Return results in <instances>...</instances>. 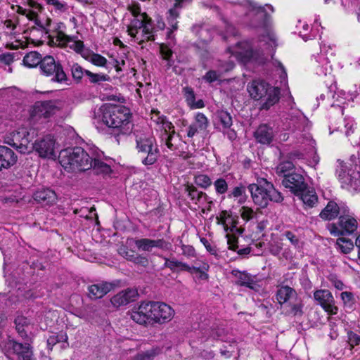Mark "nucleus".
<instances>
[{
	"label": "nucleus",
	"instance_id": "nucleus-1",
	"mask_svg": "<svg viewBox=\"0 0 360 360\" xmlns=\"http://www.w3.org/2000/svg\"><path fill=\"white\" fill-rule=\"evenodd\" d=\"M234 11L240 13L245 26L256 32H265L266 35L262 36V41H264L268 48L274 49L277 46L276 36L269 31L271 15L266 8L271 13L274 8L271 4L259 5L250 0H244L241 3H233Z\"/></svg>",
	"mask_w": 360,
	"mask_h": 360
},
{
	"label": "nucleus",
	"instance_id": "nucleus-2",
	"mask_svg": "<svg viewBox=\"0 0 360 360\" xmlns=\"http://www.w3.org/2000/svg\"><path fill=\"white\" fill-rule=\"evenodd\" d=\"M95 117L112 129L115 135L128 134L132 130L131 113L124 105L105 103L95 112Z\"/></svg>",
	"mask_w": 360,
	"mask_h": 360
},
{
	"label": "nucleus",
	"instance_id": "nucleus-3",
	"mask_svg": "<svg viewBox=\"0 0 360 360\" xmlns=\"http://www.w3.org/2000/svg\"><path fill=\"white\" fill-rule=\"evenodd\" d=\"M94 153V149L87 152L81 147L67 148L60 153V162L65 169L84 172L91 169Z\"/></svg>",
	"mask_w": 360,
	"mask_h": 360
},
{
	"label": "nucleus",
	"instance_id": "nucleus-4",
	"mask_svg": "<svg viewBox=\"0 0 360 360\" xmlns=\"http://www.w3.org/2000/svg\"><path fill=\"white\" fill-rule=\"evenodd\" d=\"M248 188L255 204L262 208L267 207L269 201L280 203L283 200L281 193L265 179H258L257 184H250Z\"/></svg>",
	"mask_w": 360,
	"mask_h": 360
},
{
	"label": "nucleus",
	"instance_id": "nucleus-5",
	"mask_svg": "<svg viewBox=\"0 0 360 360\" xmlns=\"http://www.w3.org/2000/svg\"><path fill=\"white\" fill-rule=\"evenodd\" d=\"M247 89L253 99L265 98L262 105V109L268 110L279 101L280 89L271 86L264 81L254 80L248 84Z\"/></svg>",
	"mask_w": 360,
	"mask_h": 360
},
{
	"label": "nucleus",
	"instance_id": "nucleus-6",
	"mask_svg": "<svg viewBox=\"0 0 360 360\" xmlns=\"http://www.w3.org/2000/svg\"><path fill=\"white\" fill-rule=\"evenodd\" d=\"M136 143L138 153L144 165L150 166L157 162L160 150L153 137H137Z\"/></svg>",
	"mask_w": 360,
	"mask_h": 360
},
{
	"label": "nucleus",
	"instance_id": "nucleus-7",
	"mask_svg": "<svg viewBox=\"0 0 360 360\" xmlns=\"http://www.w3.org/2000/svg\"><path fill=\"white\" fill-rule=\"evenodd\" d=\"M155 302H141L128 311L130 319L139 325L144 326H155Z\"/></svg>",
	"mask_w": 360,
	"mask_h": 360
},
{
	"label": "nucleus",
	"instance_id": "nucleus-8",
	"mask_svg": "<svg viewBox=\"0 0 360 360\" xmlns=\"http://www.w3.org/2000/svg\"><path fill=\"white\" fill-rule=\"evenodd\" d=\"M33 136L26 129L13 131L6 143L15 148L19 153L26 154L34 150V143H31Z\"/></svg>",
	"mask_w": 360,
	"mask_h": 360
},
{
	"label": "nucleus",
	"instance_id": "nucleus-9",
	"mask_svg": "<svg viewBox=\"0 0 360 360\" xmlns=\"http://www.w3.org/2000/svg\"><path fill=\"white\" fill-rule=\"evenodd\" d=\"M40 69L43 75L51 77L52 82L62 83L68 80L60 63L56 61L51 56H46L43 58Z\"/></svg>",
	"mask_w": 360,
	"mask_h": 360
},
{
	"label": "nucleus",
	"instance_id": "nucleus-10",
	"mask_svg": "<svg viewBox=\"0 0 360 360\" xmlns=\"http://www.w3.org/2000/svg\"><path fill=\"white\" fill-rule=\"evenodd\" d=\"M0 348L5 353L17 355L19 360H35L33 354V347L30 343H20L13 339H8L6 342H0Z\"/></svg>",
	"mask_w": 360,
	"mask_h": 360
},
{
	"label": "nucleus",
	"instance_id": "nucleus-11",
	"mask_svg": "<svg viewBox=\"0 0 360 360\" xmlns=\"http://www.w3.org/2000/svg\"><path fill=\"white\" fill-rule=\"evenodd\" d=\"M232 53L244 63L248 62L262 63L264 60L263 51H255L248 41L238 42Z\"/></svg>",
	"mask_w": 360,
	"mask_h": 360
},
{
	"label": "nucleus",
	"instance_id": "nucleus-12",
	"mask_svg": "<svg viewBox=\"0 0 360 360\" xmlns=\"http://www.w3.org/2000/svg\"><path fill=\"white\" fill-rule=\"evenodd\" d=\"M357 228V220L353 216H340L338 224L331 223L328 225V229L334 236L351 235L356 231Z\"/></svg>",
	"mask_w": 360,
	"mask_h": 360
},
{
	"label": "nucleus",
	"instance_id": "nucleus-13",
	"mask_svg": "<svg viewBox=\"0 0 360 360\" xmlns=\"http://www.w3.org/2000/svg\"><path fill=\"white\" fill-rule=\"evenodd\" d=\"M62 102L58 100L39 101L32 106L31 116L35 118H49L62 108Z\"/></svg>",
	"mask_w": 360,
	"mask_h": 360
},
{
	"label": "nucleus",
	"instance_id": "nucleus-14",
	"mask_svg": "<svg viewBox=\"0 0 360 360\" xmlns=\"http://www.w3.org/2000/svg\"><path fill=\"white\" fill-rule=\"evenodd\" d=\"M134 244L139 251L148 252L153 251V248L167 251L172 248V243L163 238L158 239L139 238L134 239Z\"/></svg>",
	"mask_w": 360,
	"mask_h": 360
},
{
	"label": "nucleus",
	"instance_id": "nucleus-15",
	"mask_svg": "<svg viewBox=\"0 0 360 360\" xmlns=\"http://www.w3.org/2000/svg\"><path fill=\"white\" fill-rule=\"evenodd\" d=\"M314 298L328 314L338 313V308L335 306L334 297L329 290H317L314 292Z\"/></svg>",
	"mask_w": 360,
	"mask_h": 360
},
{
	"label": "nucleus",
	"instance_id": "nucleus-16",
	"mask_svg": "<svg viewBox=\"0 0 360 360\" xmlns=\"http://www.w3.org/2000/svg\"><path fill=\"white\" fill-rule=\"evenodd\" d=\"M282 184L294 195L300 193L307 188V184L305 182L304 176L297 172H292L290 174L285 175L282 180Z\"/></svg>",
	"mask_w": 360,
	"mask_h": 360
},
{
	"label": "nucleus",
	"instance_id": "nucleus-17",
	"mask_svg": "<svg viewBox=\"0 0 360 360\" xmlns=\"http://www.w3.org/2000/svg\"><path fill=\"white\" fill-rule=\"evenodd\" d=\"M55 141L50 136H46L41 139L37 140L34 143V150L42 158H53Z\"/></svg>",
	"mask_w": 360,
	"mask_h": 360
},
{
	"label": "nucleus",
	"instance_id": "nucleus-18",
	"mask_svg": "<svg viewBox=\"0 0 360 360\" xmlns=\"http://www.w3.org/2000/svg\"><path fill=\"white\" fill-rule=\"evenodd\" d=\"M163 259L165 260L163 268H168L172 272L181 271L192 272V271H194L195 273H200V277L202 278H207L208 277L207 274H206L204 271H202L199 267H191L186 263L178 261L175 258L169 259L167 257H163Z\"/></svg>",
	"mask_w": 360,
	"mask_h": 360
},
{
	"label": "nucleus",
	"instance_id": "nucleus-19",
	"mask_svg": "<svg viewBox=\"0 0 360 360\" xmlns=\"http://www.w3.org/2000/svg\"><path fill=\"white\" fill-rule=\"evenodd\" d=\"M155 325L163 324L172 320L174 315V309L165 302H155Z\"/></svg>",
	"mask_w": 360,
	"mask_h": 360
},
{
	"label": "nucleus",
	"instance_id": "nucleus-20",
	"mask_svg": "<svg viewBox=\"0 0 360 360\" xmlns=\"http://www.w3.org/2000/svg\"><path fill=\"white\" fill-rule=\"evenodd\" d=\"M138 296L136 289L127 288L114 295L110 299V302L115 307L119 308L135 301Z\"/></svg>",
	"mask_w": 360,
	"mask_h": 360
},
{
	"label": "nucleus",
	"instance_id": "nucleus-21",
	"mask_svg": "<svg viewBox=\"0 0 360 360\" xmlns=\"http://www.w3.org/2000/svg\"><path fill=\"white\" fill-rule=\"evenodd\" d=\"M256 141L262 145H270L274 138V129L267 124H260L254 132Z\"/></svg>",
	"mask_w": 360,
	"mask_h": 360
},
{
	"label": "nucleus",
	"instance_id": "nucleus-22",
	"mask_svg": "<svg viewBox=\"0 0 360 360\" xmlns=\"http://www.w3.org/2000/svg\"><path fill=\"white\" fill-rule=\"evenodd\" d=\"M114 285L112 283L102 281L88 287V296L91 300L102 298L112 290Z\"/></svg>",
	"mask_w": 360,
	"mask_h": 360
},
{
	"label": "nucleus",
	"instance_id": "nucleus-23",
	"mask_svg": "<svg viewBox=\"0 0 360 360\" xmlns=\"http://www.w3.org/2000/svg\"><path fill=\"white\" fill-rule=\"evenodd\" d=\"M342 171L336 170L338 179L345 186H350L354 190L360 191V173L354 170H349L347 175H342Z\"/></svg>",
	"mask_w": 360,
	"mask_h": 360
},
{
	"label": "nucleus",
	"instance_id": "nucleus-24",
	"mask_svg": "<svg viewBox=\"0 0 360 360\" xmlns=\"http://www.w3.org/2000/svg\"><path fill=\"white\" fill-rule=\"evenodd\" d=\"M18 160L14 151L5 146H0V172L13 166Z\"/></svg>",
	"mask_w": 360,
	"mask_h": 360
},
{
	"label": "nucleus",
	"instance_id": "nucleus-25",
	"mask_svg": "<svg viewBox=\"0 0 360 360\" xmlns=\"http://www.w3.org/2000/svg\"><path fill=\"white\" fill-rule=\"evenodd\" d=\"M33 198L41 205L47 206L53 205L56 201L57 197L54 191L43 188L34 193Z\"/></svg>",
	"mask_w": 360,
	"mask_h": 360
},
{
	"label": "nucleus",
	"instance_id": "nucleus-26",
	"mask_svg": "<svg viewBox=\"0 0 360 360\" xmlns=\"http://www.w3.org/2000/svg\"><path fill=\"white\" fill-rule=\"evenodd\" d=\"M232 275L237 278L236 284L238 285L245 286L250 289L257 290L259 285L255 281V276H252L245 271H240L239 270H233Z\"/></svg>",
	"mask_w": 360,
	"mask_h": 360
},
{
	"label": "nucleus",
	"instance_id": "nucleus-27",
	"mask_svg": "<svg viewBox=\"0 0 360 360\" xmlns=\"http://www.w3.org/2000/svg\"><path fill=\"white\" fill-rule=\"evenodd\" d=\"M174 7L169 11V16L167 18L169 22L171 25L172 29L168 32V37H170L172 32L177 29V22L175 21L179 16V10L188 4L191 0H174Z\"/></svg>",
	"mask_w": 360,
	"mask_h": 360
},
{
	"label": "nucleus",
	"instance_id": "nucleus-28",
	"mask_svg": "<svg viewBox=\"0 0 360 360\" xmlns=\"http://www.w3.org/2000/svg\"><path fill=\"white\" fill-rule=\"evenodd\" d=\"M103 153L98 148L94 149V156L95 158L92 160V169L96 174H108L112 172L109 165L100 160Z\"/></svg>",
	"mask_w": 360,
	"mask_h": 360
},
{
	"label": "nucleus",
	"instance_id": "nucleus-29",
	"mask_svg": "<svg viewBox=\"0 0 360 360\" xmlns=\"http://www.w3.org/2000/svg\"><path fill=\"white\" fill-rule=\"evenodd\" d=\"M295 195L299 197L303 204L308 208L314 207L318 202V196L316 191L314 188H309L308 185H307V188H304V191L300 192V193H296Z\"/></svg>",
	"mask_w": 360,
	"mask_h": 360
},
{
	"label": "nucleus",
	"instance_id": "nucleus-30",
	"mask_svg": "<svg viewBox=\"0 0 360 360\" xmlns=\"http://www.w3.org/2000/svg\"><path fill=\"white\" fill-rule=\"evenodd\" d=\"M296 297H297L296 291L288 285L281 287L276 292V299L281 305L288 304Z\"/></svg>",
	"mask_w": 360,
	"mask_h": 360
},
{
	"label": "nucleus",
	"instance_id": "nucleus-31",
	"mask_svg": "<svg viewBox=\"0 0 360 360\" xmlns=\"http://www.w3.org/2000/svg\"><path fill=\"white\" fill-rule=\"evenodd\" d=\"M285 314L294 317H301L304 314V303L301 298L296 297L285 305Z\"/></svg>",
	"mask_w": 360,
	"mask_h": 360
},
{
	"label": "nucleus",
	"instance_id": "nucleus-32",
	"mask_svg": "<svg viewBox=\"0 0 360 360\" xmlns=\"http://www.w3.org/2000/svg\"><path fill=\"white\" fill-rule=\"evenodd\" d=\"M15 329L19 335L24 340L28 339L27 330L31 325V321L24 316H18L14 321Z\"/></svg>",
	"mask_w": 360,
	"mask_h": 360
},
{
	"label": "nucleus",
	"instance_id": "nucleus-33",
	"mask_svg": "<svg viewBox=\"0 0 360 360\" xmlns=\"http://www.w3.org/2000/svg\"><path fill=\"white\" fill-rule=\"evenodd\" d=\"M339 215V205L334 201H329L319 216L324 220H332Z\"/></svg>",
	"mask_w": 360,
	"mask_h": 360
},
{
	"label": "nucleus",
	"instance_id": "nucleus-34",
	"mask_svg": "<svg viewBox=\"0 0 360 360\" xmlns=\"http://www.w3.org/2000/svg\"><path fill=\"white\" fill-rule=\"evenodd\" d=\"M185 191L195 205L200 203L202 198H204L205 200L207 199V195L202 191H199L193 184H187L185 188Z\"/></svg>",
	"mask_w": 360,
	"mask_h": 360
},
{
	"label": "nucleus",
	"instance_id": "nucleus-35",
	"mask_svg": "<svg viewBox=\"0 0 360 360\" xmlns=\"http://www.w3.org/2000/svg\"><path fill=\"white\" fill-rule=\"evenodd\" d=\"M43 58L37 51H31L27 53L23 58V63L29 68H34L41 65Z\"/></svg>",
	"mask_w": 360,
	"mask_h": 360
},
{
	"label": "nucleus",
	"instance_id": "nucleus-36",
	"mask_svg": "<svg viewBox=\"0 0 360 360\" xmlns=\"http://www.w3.org/2000/svg\"><path fill=\"white\" fill-rule=\"evenodd\" d=\"M84 75L87 77L89 82L94 84H100L102 82L110 80V76L106 74L94 73L89 70H85Z\"/></svg>",
	"mask_w": 360,
	"mask_h": 360
},
{
	"label": "nucleus",
	"instance_id": "nucleus-37",
	"mask_svg": "<svg viewBox=\"0 0 360 360\" xmlns=\"http://www.w3.org/2000/svg\"><path fill=\"white\" fill-rule=\"evenodd\" d=\"M246 187L243 184L235 186L232 191L228 194V198H240L238 202L243 204L246 200Z\"/></svg>",
	"mask_w": 360,
	"mask_h": 360
},
{
	"label": "nucleus",
	"instance_id": "nucleus-38",
	"mask_svg": "<svg viewBox=\"0 0 360 360\" xmlns=\"http://www.w3.org/2000/svg\"><path fill=\"white\" fill-rule=\"evenodd\" d=\"M216 119L222 125L224 129H229L233 124L232 117L227 111H217Z\"/></svg>",
	"mask_w": 360,
	"mask_h": 360
},
{
	"label": "nucleus",
	"instance_id": "nucleus-39",
	"mask_svg": "<svg viewBox=\"0 0 360 360\" xmlns=\"http://www.w3.org/2000/svg\"><path fill=\"white\" fill-rule=\"evenodd\" d=\"M294 169V164L291 161H283L276 167V173L285 178V175L295 172Z\"/></svg>",
	"mask_w": 360,
	"mask_h": 360
},
{
	"label": "nucleus",
	"instance_id": "nucleus-40",
	"mask_svg": "<svg viewBox=\"0 0 360 360\" xmlns=\"http://www.w3.org/2000/svg\"><path fill=\"white\" fill-rule=\"evenodd\" d=\"M336 246L342 253L348 254L353 250L354 243L350 239L339 238L337 239Z\"/></svg>",
	"mask_w": 360,
	"mask_h": 360
},
{
	"label": "nucleus",
	"instance_id": "nucleus-41",
	"mask_svg": "<svg viewBox=\"0 0 360 360\" xmlns=\"http://www.w3.org/2000/svg\"><path fill=\"white\" fill-rule=\"evenodd\" d=\"M64 27V24L63 22H60L57 25L56 30V39L60 42V44L63 46H68L70 41H73V37L71 36H68L65 34L63 31L60 30L61 27Z\"/></svg>",
	"mask_w": 360,
	"mask_h": 360
},
{
	"label": "nucleus",
	"instance_id": "nucleus-42",
	"mask_svg": "<svg viewBox=\"0 0 360 360\" xmlns=\"http://www.w3.org/2000/svg\"><path fill=\"white\" fill-rule=\"evenodd\" d=\"M160 352L159 348H152L149 350L138 353L134 360H153Z\"/></svg>",
	"mask_w": 360,
	"mask_h": 360
},
{
	"label": "nucleus",
	"instance_id": "nucleus-43",
	"mask_svg": "<svg viewBox=\"0 0 360 360\" xmlns=\"http://www.w3.org/2000/svg\"><path fill=\"white\" fill-rule=\"evenodd\" d=\"M194 183L199 187L204 189L207 188L212 184L210 176L203 174H196L194 177Z\"/></svg>",
	"mask_w": 360,
	"mask_h": 360
},
{
	"label": "nucleus",
	"instance_id": "nucleus-44",
	"mask_svg": "<svg viewBox=\"0 0 360 360\" xmlns=\"http://www.w3.org/2000/svg\"><path fill=\"white\" fill-rule=\"evenodd\" d=\"M192 124H193L201 131L206 130L209 126L207 118L201 112H198L195 115V121Z\"/></svg>",
	"mask_w": 360,
	"mask_h": 360
},
{
	"label": "nucleus",
	"instance_id": "nucleus-45",
	"mask_svg": "<svg viewBox=\"0 0 360 360\" xmlns=\"http://www.w3.org/2000/svg\"><path fill=\"white\" fill-rule=\"evenodd\" d=\"M214 186L217 194L222 195L228 191V182L224 178H219L214 181Z\"/></svg>",
	"mask_w": 360,
	"mask_h": 360
},
{
	"label": "nucleus",
	"instance_id": "nucleus-46",
	"mask_svg": "<svg viewBox=\"0 0 360 360\" xmlns=\"http://www.w3.org/2000/svg\"><path fill=\"white\" fill-rule=\"evenodd\" d=\"M68 340V335L65 333H60L51 335L47 340L48 346L53 347L58 342H66Z\"/></svg>",
	"mask_w": 360,
	"mask_h": 360
},
{
	"label": "nucleus",
	"instance_id": "nucleus-47",
	"mask_svg": "<svg viewBox=\"0 0 360 360\" xmlns=\"http://www.w3.org/2000/svg\"><path fill=\"white\" fill-rule=\"evenodd\" d=\"M89 61L96 66L105 67L107 65V59L98 53H92L89 58Z\"/></svg>",
	"mask_w": 360,
	"mask_h": 360
},
{
	"label": "nucleus",
	"instance_id": "nucleus-48",
	"mask_svg": "<svg viewBox=\"0 0 360 360\" xmlns=\"http://www.w3.org/2000/svg\"><path fill=\"white\" fill-rule=\"evenodd\" d=\"M160 49L162 58L167 61V66L171 67L174 63L172 60L173 54L172 51L167 46L164 44H161Z\"/></svg>",
	"mask_w": 360,
	"mask_h": 360
},
{
	"label": "nucleus",
	"instance_id": "nucleus-49",
	"mask_svg": "<svg viewBox=\"0 0 360 360\" xmlns=\"http://www.w3.org/2000/svg\"><path fill=\"white\" fill-rule=\"evenodd\" d=\"M85 70H86L83 69L77 63H74L71 67V72L73 79L79 82L83 77V75H84Z\"/></svg>",
	"mask_w": 360,
	"mask_h": 360
},
{
	"label": "nucleus",
	"instance_id": "nucleus-50",
	"mask_svg": "<svg viewBox=\"0 0 360 360\" xmlns=\"http://www.w3.org/2000/svg\"><path fill=\"white\" fill-rule=\"evenodd\" d=\"M341 299L346 307L352 308L355 304L354 294L351 292L345 291L341 293Z\"/></svg>",
	"mask_w": 360,
	"mask_h": 360
},
{
	"label": "nucleus",
	"instance_id": "nucleus-51",
	"mask_svg": "<svg viewBox=\"0 0 360 360\" xmlns=\"http://www.w3.org/2000/svg\"><path fill=\"white\" fill-rule=\"evenodd\" d=\"M147 17V14L146 13H143V14H141V17L134 18L131 20L130 26L132 27V29L135 30L136 32H138V30L141 29V27H143L144 22Z\"/></svg>",
	"mask_w": 360,
	"mask_h": 360
},
{
	"label": "nucleus",
	"instance_id": "nucleus-52",
	"mask_svg": "<svg viewBox=\"0 0 360 360\" xmlns=\"http://www.w3.org/2000/svg\"><path fill=\"white\" fill-rule=\"evenodd\" d=\"M191 31L196 36H198L199 38L205 41L206 40L205 34L208 33V30L207 28H205L202 24L193 25L191 27Z\"/></svg>",
	"mask_w": 360,
	"mask_h": 360
},
{
	"label": "nucleus",
	"instance_id": "nucleus-53",
	"mask_svg": "<svg viewBox=\"0 0 360 360\" xmlns=\"http://www.w3.org/2000/svg\"><path fill=\"white\" fill-rule=\"evenodd\" d=\"M221 74L219 73L215 70H209L206 72V74L202 77V80L206 82L211 84L215 81H217L221 77Z\"/></svg>",
	"mask_w": 360,
	"mask_h": 360
},
{
	"label": "nucleus",
	"instance_id": "nucleus-54",
	"mask_svg": "<svg viewBox=\"0 0 360 360\" xmlns=\"http://www.w3.org/2000/svg\"><path fill=\"white\" fill-rule=\"evenodd\" d=\"M240 216L245 221H250L255 216L254 210L248 207L243 206L240 210Z\"/></svg>",
	"mask_w": 360,
	"mask_h": 360
},
{
	"label": "nucleus",
	"instance_id": "nucleus-55",
	"mask_svg": "<svg viewBox=\"0 0 360 360\" xmlns=\"http://www.w3.org/2000/svg\"><path fill=\"white\" fill-rule=\"evenodd\" d=\"M141 29H143V32L144 33V34L147 35V37H146L147 40H149V41L154 40V37L151 34L152 30H153L151 20L150 18H148V17H147V18L146 19V20L144 22V25H143V27H141Z\"/></svg>",
	"mask_w": 360,
	"mask_h": 360
},
{
	"label": "nucleus",
	"instance_id": "nucleus-56",
	"mask_svg": "<svg viewBox=\"0 0 360 360\" xmlns=\"http://www.w3.org/2000/svg\"><path fill=\"white\" fill-rule=\"evenodd\" d=\"M183 91L188 105L191 106L193 105L195 101V96L193 89L189 86H186L183 89Z\"/></svg>",
	"mask_w": 360,
	"mask_h": 360
},
{
	"label": "nucleus",
	"instance_id": "nucleus-57",
	"mask_svg": "<svg viewBox=\"0 0 360 360\" xmlns=\"http://www.w3.org/2000/svg\"><path fill=\"white\" fill-rule=\"evenodd\" d=\"M132 259V262L135 264H138L143 267H146L149 264L148 257L143 255L136 253Z\"/></svg>",
	"mask_w": 360,
	"mask_h": 360
},
{
	"label": "nucleus",
	"instance_id": "nucleus-58",
	"mask_svg": "<svg viewBox=\"0 0 360 360\" xmlns=\"http://www.w3.org/2000/svg\"><path fill=\"white\" fill-rule=\"evenodd\" d=\"M46 4L54 6L56 10L64 12L67 10V4L59 0H44Z\"/></svg>",
	"mask_w": 360,
	"mask_h": 360
},
{
	"label": "nucleus",
	"instance_id": "nucleus-59",
	"mask_svg": "<svg viewBox=\"0 0 360 360\" xmlns=\"http://www.w3.org/2000/svg\"><path fill=\"white\" fill-rule=\"evenodd\" d=\"M73 41H70L69 43H71L69 45V47L73 49L77 53H81L84 47V42L80 40H76L77 37L73 36Z\"/></svg>",
	"mask_w": 360,
	"mask_h": 360
},
{
	"label": "nucleus",
	"instance_id": "nucleus-60",
	"mask_svg": "<svg viewBox=\"0 0 360 360\" xmlns=\"http://www.w3.org/2000/svg\"><path fill=\"white\" fill-rule=\"evenodd\" d=\"M283 235L286 237L287 239L290 240L292 245L295 247L299 246V238L292 232L287 231L283 233Z\"/></svg>",
	"mask_w": 360,
	"mask_h": 360
},
{
	"label": "nucleus",
	"instance_id": "nucleus-61",
	"mask_svg": "<svg viewBox=\"0 0 360 360\" xmlns=\"http://www.w3.org/2000/svg\"><path fill=\"white\" fill-rule=\"evenodd\" d=\"M182 254L186 257H195V251L193 246L188 245H181Z\"/></svg>",
	"mask_w": 360,
	"mask_h": 360
},
{
	"label": "nucleus",
	"instance_id": "nucleus-62",
	"mask_svg": "<svg viewBox=\"0 0 360 360\" xmlns=\"http://www.w3.org/2000/svg\"><path fill=\"white\" fill-rule=\"evenodd\" d=\"M222 335V330L214 326L211 327L207 332V338L217 339Z\"/></svg>",
	"mask_w": 360,
	"mask_h": 360
},
{
	"label": "nucleus",
	"instance_id": "nucleus-63",
	"mask_svg": "<svg viewBox=\"0 0 360 360\" xmlns=\"http://www.w3.org/2000/svg\"><path fill=\"white\" fill-rule=\"evenodd\" d=\"M200 241L204 245V246L205 247L206 250L210 254L214 255H217V251L216 247L214 246V245H212L206 238H200Z\"/></svg>",
	"mask_w": 360,
	"mask_h": 360
},
{
	"label": "nucleus",
	"instance_id": "nucleus-64",
	"mask_svg": "<svg viewBox=\"0 0 360 360\" xmlns=\"http://www.w3.org/2000/svg\"><path fill=\"white\" fill-rule=\"evenodd\" d=\"M348 338L352 346L359 345L360 344V335L352 331L348 333Z\"/></svg>",
	"mask_w": 360,
	"mask_h": 360
}]
</instances>
